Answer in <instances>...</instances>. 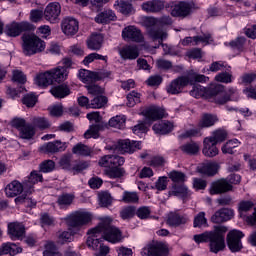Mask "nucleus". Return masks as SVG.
Wrapping results in <instances>:
<instances>
[{
	"instance_id": "nucleus-22",
	"label": "nucleus",
	"mask_w": 256,
	"mask_h": 256,
	"mask_svg": "<svg viewBox=\"0 0 256 256\" xmlns=\"http://www.w3.org/2000/svg\"><path fill=\"white\" fill-rule=\"evenodd\" d=\"M233 215V210L229 208H222L212 215L211 221L212 223L216 224L225 223V221H230V219H233Z\"/></svg>"
},
{
	"instance_id": "nucleus-18",
	"label": "nucleus",
	"mask_w": 256,
	"mask_h": 256,
	"mask_svg": "<svg viewBox=\"0 0 256 256\" xmlns=\"http://www.w3.org/2000/svg\"><path fill=\"white\" fill-rule=\"evenodd\" d=\"M116 149H118L120 153H135V151L141 149V142L131 141L129 139L119 140L116 144Z\"/></svg>"
},
{
	"instance_id": "nucleus-2",
	"label": "nucleus",
	"mask_w": 256,
	"mask_h": 256,
	"mask_svg": "<svg viewBox=\"0 0 256 256\" xmlns=\"http://www.w3.org/2000/svg\"><path fill=\"white\" fill-rule=\"evenodd\" d=\"M209 77L203 74H197L195 72H190L187 76H180L174 79L166 88L167 93L170 95H179L182 93L184 87L187 85H195V83H207Z\"/></svg>"
},
{
	"instance_id": "nucleus-23",
	"label": "nucleus",
	"mask_w": 256,
	"mask_h": 256,
	"mask_svg": "<svg viewBox=\"0 0 256 256\" xmlns=\"http://www.w3.org/2000/svg\"><path fill=\"white\" fill-rule=\"evenodd\" d=\"M141 7L146 13H161L165 9V2L163 0H149L144 2Z\"/></svg>"
},
{
	"instance_id": "nucleus-54",
	"label": "nucleus",
	"mask_w": 256,
	"mask_h": 256,
	"mask_svg": "<svg viewBox=\"0 0 256 256\" xmlns=\"http://www.w3.org/2000/svg\"><path fill=\"white\" fill-rule=\"evenodd\" d=\"M75 196L72 194H62L58 197L57 203L60 207H69L73 203Z\"/></svg>"
},
{
	"instance_id": "nucleus-32",
	"label": "nucleus",
	"mask_w": 256,
	"mask_h": 256,
	"mask_svg": "<svg viewBox=\"0 0 256 256\" xmlns=\"http://www.w3.org/2000/svg\"><path fill=\"white\" fill-rule=\"evenodd\" d=\"M119 55L124 60H133L139 57V50L135 46H124L119 50Z\"/></svg>"
},
{
	"instance_id": "nucleus-62",
	"label": "nucleus",
	"mask_w": 256,
	"mask_h": 256,
	"mask_svg": "<svg viewBox=\"0 0 256 256\" xmlns=\"http://www.w3.org/2000/svg\"><path fill=\"white\" fill-rule=\"evenodd\" d=\"M99 199L102 207H109V205L113 203V199L111 198V194H109V192H102L99 194Z\"/></svg>"
},
{
	"instance_id": "nucleus-8",
	"label": "nucleus",
	"mask_w": 256,
	"mask_h": 256,
	"mask_svg": "<svg viewBox=\"0 0 256 256\" xmlns=\"http://www.w3.org/2000/svg\"><path fill=\"white\" fill-rule=\"evenodd\" d=\"M167 253H169L167 245L159 241L149 243L141 251L142 256H167Z\"/></svg>"
},
{
	"instance_id": "nucleus-61",
	"label": "nucleus",
	"mask_w": 256,
	"mask_h": 256,
	"mask_svg": "<svg viewBox=\"0 0 256 256\" xmlns=\"http://www.w3.org/2000/svg\"><path fill=\"white\" fill-rule=\"evenodd\" d=\"M254 81H256V71L250 72V73H244L241 76L242 85H251V83H253Z\"/></svg>"
},
{
	"instance_id": "nucleus-55",
	"label": "nucleus",
	"mask_w": 256,
	"mask_h": 256,
	"mask_svg": "<svg viewBox=\"0 0 256 256\" xmlns=\"http://www.w3.org/2000/svg\"><path fill=\"white\" fill-rule=\"evenodd\" d=\"M127 101L128 107H135L137 103H141V94L132 91L127 95Z\"/></svg>"
},
{
	"instance_id": "nucleus-11",
	"label": "nucleus",
	"mask_w": 256,
	"mask_h": 256,
	"mask_svg": "<svg viewBox=\"0 0 256 256\" xmlns=\"http://www.w3.org/2000/svg\"><path fill=\"white\" fill-rule=\"evenodd\" d=\"M193 9H195V4L191 2H178L172 6L171 15L172 17H181L182 19H185L193 13Z\"/></svg>"
},
{
	"instance_id": "nucleus-10",
	"label": "nucleus",
	"mask_w": 256,
	"mask_h": 256,
	"mask_svg": "<svg viewBox=\"0 0 256 256\" xmlns=\"http://www.w3.org/2000/svg\"><path fill=\"white\" fill-rule=\"evenodd\" d=\"M243 237L245 235L239 230H232L227 234V246L232 253H239L243 249V243H241Z\"/></svg>"
},
{
	"instance_id": "nucleus-25",
	"label": "nucleus",
	"mask_w": 256,
	"mask_h": 256,
	"mask_svg": "<svg viewBox=\"0 0 256 256\" xmlns=\"http://www.w3.org/2000/svg\"><path fill=\"white\" fill-rule=\"evenodd\" d=\"M148 37L152 39V41H158L159 45H162V47H165V44H163V41L169 37V34H167V31L163 30L162 28L156 27V28H150L147 30Z\"/></svg>"
},
{
	"instance_id": "nucleus-44",
	"label": "nucleus",
	"mask_w": 256,
	"mask_h": 256,
	"mask_svg": "<svg viewBox=\"0 0 256 256\" xmlns=\"http://www.w3.org/2000/svg\"><path fill=\"white\" fill-rule=\"evenodd\" d=\"M72 153L74 155H82L83 157H89L91 153H93V150L91 148L83 143H78L72 148Z\"/></svg>"
},
{
	"instance_id": "nucleus-39",
	"label": "nucleus",
	"mask_w": 256,
	"mask_h": 256,
	"mask_svg": "<svg viewBox=\"0 0 256 256\" xmlns=\"http://www.w3.org/2000/svg\"><path fill=\"white\" fill-rule=\"evenodd\" d=\"M114 7L122 13V15H131L133 13V6L125 0H117Z\"/></svg>"
},
{
	"instance_id": "nucleus-31",
	"label": "nucleus",
	"mask_w": 256,
	"mask_h": 256,
	"mask_svg": "<svg viewBox=\"0 0 256 256\" xmlns=\"http://www.w3.org/2000/svg\"><path fill=\"white\" fill-rule=\"evenodd\" d=\"M96 23L106 24L111 23V21H117V15L111 9H106L100 12L95 18Z\"/></svg>"
},
{
	"instance_id": "nucleus-48",
	"label": "nucleus",
	"mask_w": 256,
	"mask_h": 256,
	"mask_svg": "<svg viewBox=\"0 0 256 256\" xmlns=\"http://www.w3.org/2000/svg\"><path fill=\"white\" fill-rule=\"evenodd\" d=\"M215 123H217L216 116L211 114H204L198 125L201 127V129H205L207 127H213Z\"/></svg>"
},
{
	"instance_id": "nucleus-37",
	"label": "nucleus",
	"mask_w": 256,
	"mask_h": 256,
	"mask_svg": "<svg viewBox=\"0 0 256 256\" xmlns=\"http://www.w3.org/2000/svg\"><path fill=\"white\" fill-rule=\"evenodd\" d=\"M51 74L48 71L44 73H40L35 78V83L38 87H49V85H53V80L51 78Z\"/></svg>"
},
{
	"instance_id": "nucleus-58",
	"label": "nucleus",
	"mask_w": 256,
	"mask_h": 256,
	"mask_svg": "<svg viewBox=\"0 0 256 256\" xmlns=\"http://www.w3.org/2000/svg\"><path fill=\"white\" fill-rule=\"evenodd\" d=\"M208 139H213L215 143H223L227 139V131L225 130H216L213 132V135L208 137Z\"/></svg>"
},
{
	"instance_id": "nucleus-46",
	"label": "nucleus",
	"mask_w": 256,
	"mask_h": 256,
	"mask_svg": "<svg viewBox=\"0 0 256 256\" xmlns=\"http://www.w3.org/2000/svg\"><path fill=\"white\" fill-rule=\"evenodd\" d=\"M239 145H241V142H239V140L237 139L229 140L226 142V144L222 146V153L224 154L228 153V155H233V153H235L234 149H237Z\"/></svg>"
},
{
	"instance_id": "nucleus-1",
	"label": "nucleus",
	"mask_w": 256,
	"mask_h": 256,
	"mask_svg": "<svg viewBox=\"0 0 256 256\" xmlns=\"http://www.w3.org/2000/svg\"><path fill=\"white\" fill-rule=\"evenodd\" d=\"M113 219L106 217L102 218L98 226L89 230V233L94 235H101L105 241L109 243H119L123 241V233L119 228L114 226Z\"/></svg>"
},
{
	"instance_id": "nucleus-33",
	"label": "nucleus",
	"mask_w": 256,
	"mask_h": 256,
	"mask_svg": "<svg viewBox=\"0 0 256 256\" xmlns=\"http://www.w3.org/2000/svg\"><path fill=\"white\" fill-rule=\"evenodd\" d=\"M187 217L179 213H170L167 219V225L170 227H179V225H185L187 223Z\"/></svg>"
},
{
	"instance_id": "nucleus-29",
	"label": "nucleus",
	"mask_w": 256,
	"mask_h": 256,
	"mask_svg": "<svg viewBox=\"0 0 256 256\" xmlns=\"http://www.w3.org/2000/svg\"><path fill=\"white\" fill-rule=\"evenodd\" d=\"M78 77L81 79L82 83H93L94 81H101V79H103L99 72H93L86 69L80 70Z\"/></svg>"
},
{
	"instance_id": "nucleus-16",
	"label": "nucleus",
	"mask_w": 256,
	"mask_h": 256,
	"mask_svg": "<svg viewBox=\"0 0 256 256\" xmlns=\"http://www.w3.org/2000/svg\"><path fill=\"white\" fill-rule=\"evenodd\" d=\"M65 149H67V145L59 140L45 143L39 148L41 153H45L46 155H55V153H61Z\"/></svg>"
},
{
	"instance_id": "nucleus-34",
	"label": "nucleus",
	"mask_w": 256,
	"mask_h": 256,
	"mask_svg": "<svg viewBox=\"0 0 256 256\" xmlns=\"http://www.w3.org/2000/svg\"><path fill=\"white\" fill-rule=\"evenodd\" d=\"M50 93L53 95V97H56V99H63L67 97V95L71 94V90L69 89V86L61 84L52 87Z\"/></svg>"
},
{
	"instance_id": "nucleus-9",
	"label": "nucleus",
	"mask_w": 256,
	"mask_h": 256,
	"mask_svg": "<svg viewBox=\"0 0 256 256\" xmlns=\"http://www.w3.org/2000/svg\"><path fill=\"white\" fill-rule=\"evenodd\" d=\"M68 227H82L91 221V214L84 211H76L65 218Z\"/></svg>"
},
{
	"instance_id": "nucleus-28",
	"label": "nucleus",
	"mask_w": 256,
	"mask_h": 256,
	"mask_svg": "<svg viewBox=\"0 0 256 256\" xmlns=\"http://www.w3.org/2000/svg\"><path fill=\"white\" fill-rule=\"evenodd\" d=\"M175 125L169 120H162L153 125L152 129L158 135H167L173 131Z\"/></svg>"
},
{
	"instance_id": "nucleus-6",
	"label": "nucleus",
	"mask_w": 256,
	"mask_h": 256,
	"mask_svg": "<svg viewBox=\"0 0 256 256\" xmlns=\"http://www.w3.org/2000/svg\"><path fill=\"white\" fill-rule=\"evenodd\" d=\"M206 99L213 101L216 105H225L229 101V95L225 92V86L211 84L206 88Z\"/></svg>"
},
{
	"instance_id": "nucleus-53",
	"label": "nucleus",
	"mask_w": 256,
	"mask_h": 256,
	"mask_svg": "<svg viewBox=\"0 0 256 256\" xmlns=\"http://www.w3.org/2000/svg\"><path fill=\"white\" fill-rule=\"evenodd\" d=\"M121 201L123 203H138L139 195H137V192L124 191Z\"/></svg>"
},
{
	"instance_id": "nucleus-24",
	"label": "nucleus",
	"mask_w": 256,
	"mask_h": 256,
	"mask_svg": "<svg viewBox=\"0 0 256 256\" xmlns=\"http://www.w3.org/2000/svg\"><path fill=\"white\" fill-rule=\"evenodd\" d=\"M203 144L204 148L202 153L205 155V157H217V155H219V148H217V144L213 138L206 137Z\"/></svg>"
},
{
	"instance_id": "nucleus-4",
	"label": "nucleus",
	"mask_w": 256,
	"mask_h": 256,
	"mask_svg": "<svg viewBox=\"0 0 256 256\" xmlns=\"http://www.w3.org/2000/svg\"><path fill=\"white\" fill-rule=\"evenodd\" d=\"M225 233H227V227L216 226L209 240V247L211 253H219V251L225 250Z\"/></svg>"
},
{
	"instance_id": "nucleus-38",
	"label": "nucleus",
	"mask_w": 256,
	"mask_h": 256,
	"mask_svg": "<svg viewBox=\"0 0 256 256\" xmlns=\"http://www.w3.org/2000/svg\"><path fill=\"white\" fill-rule=\"evenodd\" d=\"M105 175L110 179H121L125 175V168L122 167H106Z\"/></svg>"
},
{
	"instance_id": "nucleus-21",
	"label": "nucleus",
	"mask_w": 256,
	"mask_h": 256,
	"mask_svg": "<svg viewBox=\"0 0 256 256\" xmlns=\"http://www.w3.org/2000/svg\"><path fill=\"white\" fill-rule=\"evenodd\" d=\"M145 117L144 123H153L157 119L165 117V110L159 107H150L142 112Z\"/></svg>"
},
{
	"instance_id": "nucleus-51",
	"label": "nucleus",
	"mask_w": 256,
	"mask_h": 256,
	"mask_svg": "<svg viewBox=\"0 0 256 256\" xmlns=\"http://www.w3.org/2000/svg\"><path fill=\"white\" fill-rule=\"evenodd\" d=\"M125 121V116H115L109 120L108 125L114 129H125Z\"/></svg>"
},
{
	"instance_id": "nucleus-20",
	"label": "nucleus",
	"mask_w": 256,
	"mask_h": 256,
	"mask_svg": "<svg viewBox=\"0 0 256 256\" xmlns=\"http://www.w3.org/2000/svg\"><path fill=\"white\" fill-rule=\"evenodd\" d=\"M39 182H43V174L37 170L32 171L28 178L24 180V192L31 195L34 185Z\"/></svg>"
},
{
	"instance_id": "nucleus-13",
	"label": "nucleus",
	"mask_w": 256,
	"mask_h": 256,
	"mask_svg": "<svg viewBox=\"0 0 256 256\" xmlns=\"http://www.w3.org/2000/svg\"><path fill=\"white\" fill-rule=\"evenodd\" d=\"M61 15V4L59 2L49 3L44 10V18L49 23H57Z\"/></svg>"
},
{
	"instance_id": "nucleus-12",
	"label": "nucleus",
	"mask_w": 256,
	"mask_h": 256,
	"mask_svg": "<svg viewBox=\"0 0 256 256\" xmlns=\"http://www.w3.org/2000/svg\"><path fill=\"white\" fill-rule=\"evenodd\" d=\"M233 190V185L229 183L227 178L212 182L209 193L210 195H221Z\"/></svg>"
},
{
	"instance_id": "nucleus-15",
	"label": "nucleus",
	"mask_w": 256,
	"mask_h": 256,
	"mask_svg": "<svg viewBox=\"0 0 256 256\" xmlns=\"http://www.w3.org/2000/svg\"><path fill=\"white\" fill-rule=\"evenodd\" d=\"M61 29L64 35L73 37L79 31V21L73 17H66L61 22Z\"/></svg>"
},
{
	"instance_id": "nucleus-14",
	"label": "nucleus",
	"mask_w": 256,
	"mask_h": 256,
	"mask_svg": "<svg viewBox=\"0 0 256 256\" xmlns=\"http://www.w3.org/2000/svg\"><path fill=\"white\" fill-rule=\"evenodd\" d=\"M98 165L100 167H123L125 165V158L117 154H109L100 158Z\"/></svg>"
},
{
	"instance_id": "nucleus-56",
	"label": "nucleus",
	"mask_w": 256,
	"mask_h": 256,
	"mask_svg": "<svg viewBox=\"0 0 256 256\" xmlns=\"http://www.w3.org/2000/svg\"><path fill=\"white\" fill-rule=\"evenodd\" d=\"M215 81H217L218 83H233V74L229 73V72H222V73H218L215 76Z\"/></svg>"
},
{
	"instance_id": "nucleus-36",
	"label": "nucleus",
	"mask_w": 256,
	"mask_h": 256,
	"mask_svg": "<svg viewBox=\"0 0 256 256\" xmlns=\"http://www.w3.org/2000/svg\"><path fill=\"white\" fill-rule=\"evenodd\" d=\"M169 195H173L174 197H181V199H187V197L191 195V192H189L187 186L175 184L172 186Z\"/></svg>"
},
{
	"instance_id": "nucleus-59",
	"label": "nucleus",
	"mask_w": 256,
	"mask_h": 256,
	"mask_svg": "<svg viewBox=\"0 0 256 256\" xmlns=\"http://www.w3.org/2000/svg\"><path fill=\"white\" fill-rule=\"evenodd\" d=\"M95 60L107 61V56H103V55L97 54V53H91L84 58L83 64L89 65V63H93V61H95Z\"/></svg>"
},
{
	"instance_id": "nucleus-17",
	"label": "nucleus",
	"mask_w": 256,
	"mask_h": 256,
	"mask_svg": "<svg viewBox=\"0 0 256 256\" xmlns=\"http://www.w3.org/2000/svg\"><path fill=\"white\" fill-rule=\"evenodd\" d=\"M122 37L124 41H133L134 43H143V34L135 26H128L123 29Z\"/></svg>"
},
{
	"instance_id": "nucleus-41",
	"label": "nucleus",
	"mask_w": 256,
	"mask_h": 256,
	"mask_svg": "<svg viewBox=\"0 0 256 256\" xmlns=\"http://www.w3.org/2000/svg\"><path fill=\"white\" fill-rule=\"evenodd\" d=\"M108 101L109 100L106 96L98 95L90 101L88 107H90V109H103V107L107 105Z\"/></svg>"
},
{
	"instance_id": "nucleus-43",
	"label": "nucleus",
	"mask_w": 256,
	"mask_h": 256,
	"mask_svg": "<svg viewBox=\"0 0 256 256\" xmlns=\"http://www.w3.org/2000/svg\"><path fill=\"white\" fill-rule=\"evenodd\" d=\"M198 171L202 175H207L208 177H213L217 174V164L215 163H206L198 168Z\"/></svg>"
},
{
	"instance_id": "nucleus-40",
	"label": "nucleus",
	"mask_w": 256,
	"mask_h": 256,
	"mask_svg": "<svg viewBox=\"0 0 256 256\" xmlns=\"http://www.w3.org/2000/svg\"><path fill=\"white\" fill-rule=\"evenodd\" d=\"M99 131H103V124H92L90 125L89 129L84 133V138L91 139L92 137L93 139H98Z\"/></svg>"
},
{
	"instance_id": "nucleus-19",
	"label": "nucleus",
	"mask_w": 256,
	"mask_h": 256,
	"mask_svg": "<svg viewBox=\"0 0 256 256\" xmlns=\"http://www.w3.org/2000/svg\"><path fill=\"white\" fill-rule=\"evenodd\" d=\"M8 235L12 241H19L25 236V225L19 222H11L8 224Z\"/></svg>"
},
{
	"instance_id": "nucleus-45",
	"label": "nucleus",
	"mask_w": 256,
	"mask_h": 256,
	"mask_svg": "<svg viewBox=\"0 0 256 256\" xmlns=\"http://www.w3.org/2000/svg\"><path fill=\"white\" fill-rule=\"evenodd\" d=\"M199 144L197 142H190L180 146V150L186 155H197L199 153Z\"/></svg>"
},
{
	"instance_id": "nucleus-42",
	"label": "nucleus",
	"mask_w": 256,
	"mask_h": 256,
	"mask_svg": "<svg viewBox=\"0 0 256 256\" xmlns=\"http://www.w3.org/2000/svg\"><path fill=\"white\" fill-rule=\"evenodd\" d=\"M88 235H91L87 239L88 247H91L94 251H99V248L103 245V243H101V238L99 239L97 237H101V234L89 233L88 230Z\"/></svg>"
},
{
	"instance_id": "nucleus-57",
	"label": "nucleus",
	"mask_w": 256,
	"mask_h": 256,
	"mask_svg": "<svg viewBox=\"0 0 256 256\" xmlns=\"http://www.w3.org/2000/svg\"><path fill=\"white\" fill-rule=\"evenodd\" d=\"M41 173H51L55 170V162L53 160H45L39 165Z\"/></svg>"
},
{
	"instance_id": "nucleus-30",
	"label": "nucleus",
	"mask_w": 256,
	"mask_h": 256,
	"mask_svg": "<svg viewBox=\"0 0 256 256\" xmlns=\"http://www.w3.org/2000/svg\"><path fill=\"white\" fill-rule=\"evenodd\" d=\"M22 251H23L22 247H19V246H17V244L11 243V242L3 243L0 246V255L1 256H3V255L15 256V255H18V253H22Z\"/></svg>"
},
{
	"instance_id": "nucleus-49",
	"label": "nucleus",
	"mask_w": 256,
	"mask_h": 256,
	"mask_svg": "<svg viewBox=\"0 0 256 256\" xmlns=\"http://www.w3.org/2000/svg\"><path fill=\"white\" fill-rule=\"evenodd\" d=\"M190 95L195 99H207V88L201 85H194L192 90L190 91Z\"/></svg>"
},
{
	"instance_id": "nucleus-35",
	"label": "nucleus",
	"mask_w": 256,
	"mask_h": 256,
	"mask_svg": "<svg viewBox=\"0 0 256 256\" xmlns=\"http://www.w3.org/2000/svg\"><path fill=\"white\" fill-rule=\"evenodd\" d=\"M87 47L91 51H99L103 47V35L94 34L87 40Z\"/></svg>"
},
{
	"instance_id": "nucleus-7",
	"label": "nucleus",
	"mask_w": 256,
	"mask_h": 256,
	"mask_svg": "<svg viewBox=\"0 0 256 256\" xmlns=\"http://www.w3.org/2000/svg\"><path fill=\"white\" fill-rule=\"evenodd\" d=\"M238 211L240 217L245 219L248 225H256V208L255 204L251 201H242L239 203Z\"/></svg>"
},
{
	"instance_id": "nucleus-50",
	"label": "nucleus",
	"mask_w": 256,
	"mask_h": 256,
	"mask_svg": "<svg viewBox=\"0 0 256 256\" xmlns=\"http://www.w3.org/2000/svg\"><path fill=\"white\" fill-rule=\"evenodd\" d=\"M44 247L43 256H63L62 253L57 251V246L54 242H47Z\"/></svg>"
},
{
	"instance_id": "nucleus-64",
	"label": "nucleus",
	"mask_w": 256,
	"mask_h": 256,
	"mask_svg": "<svg viewBox=\"0 0 256 256\" xmlns=\"http://www.w3.org/2000/svg\"><path fill=\"white\" fill-rule=\"evenodd\" d=\"M194 227H202L207 225V218H205V212H200L194 217Z\"/></svg>"
},
{
	"instance_id": "nucleus-63",
	"label": "nucleus",
	"mask_w": 256,
	"mask_h": 256,
	"mask_svg": "<svg viewBox=\"0 0 256 256\" xmlns=\"http://www.w3.org/2000/svg\"><path fill=\"white\" fill-rule=\"evenodd\" d=\"M22 103L26 105V107H33L37 105V96L34 94H26L22 99Z\"/></svg>"
},
{
	"instance_id": "nucleus-27",
	"label": "nucleus",
	"mask_w": 256,
	"mask_h": 256,
	"mask_svg": "<svg viewBox=\"0 0 256 256\" xmlns=\"http://www.w3.org/2000/svg\"><path fill=\"white\" fill-rule=\"evenodd\" d=\"M48 71L50 73L52 83H63V81H66L67 77H69V70L66 68H61V66Z\"/></svg>"
},
{
	"instance_id": "nucleus-5",
	"label": "nucleus",
	"mask_w": 256,
	"mask_h": 256,
	"mask_svg": "<svg viewBox=\"0 0 256 256\" xmlns=\"http://www.w3.org/2000/svg\"><path fill=\"white\" fill-rule=\"evenodd\" d=\"M30 31H35V25L28 21H12L5 25L4 33L7 37H19L22 33H30Z\"/></svg>"
},
{
	"instance_id": "nucleus-60",
	"label": "nucleus",
	"mask_w": 256,
	"mask_h": 256,
	"mask_svg": "<svg viewBox=\"0 0 256 256\" xmlns=\"http://www.w3.org/2000/svg\"><path fill=\"white\" fill-rule=\"evenodd\" d=\"M136 208L134 206H128L121 210L120 217L122 219H132V217H135Z\"/></svg>"
},
{
	"instance_id": "nucleus-52",
	"label": "nucleus",
	"mask_w": 256,
	"mask_h": 256,
	"mask_svg": "<svg viewBox=\"0 0 256 256\" xmlns=\"http://www.w3.org/2000/svg\"><path fill=\"white\" fill-rule=\"evenodd\" d=\"M32 123L34 128L37 127L41 130L49 129V127H51V123H49V120H47L45 117H34L32 119Z\"/></svg>"
},
{
	"instance_id": "nucleus-26",
	"label": "nucleus",
	"mask_w": 256,
	"mask_h": 256,
	"mask_svg": "<svg viewBox=\"0 0 256 256\" xmlns=\"http://www.w3.org/2000/svg\"><path fill=\"white\" fill-rule=\"evenodd\" d=\"M23 191H25V184H21V182L17 180L12 181L5 188L7 197H17V195H21Z\"/></svg>"
},
{
	"instance_id": "nucleus-47",
	"label": "nucleus",
	"mask_w": 256,
	"mask_h": 256,
	"mask_svg": "<svg viewBox=\"0 0 256 256\" xmlns=\"http://www.w3.org/2000/svg\"><path fill=\"white\" fill-rule=\"evenodd\" d=\"M19 136L21 139H33V137H35V126L27 123L26 126L20 130Z\"/></svg>"
},
{
	"instance_id": "nucleus-3",
	"label": "nucleus",
	"mask_w": 256,
	"mask_h": 256,
	"mask_svg": "<svg viewBox=\"0 0 256 256\" xmlns=\"http://www.w3.org/2000/svg\"><path fill=\"white\" fill-rule=\"evenodd\" d=\"M21 40L22 52L26 57H31V55H37V53H43L45 51V41L35 35V33H24Z\"/></svg>"
}]
</instances>
